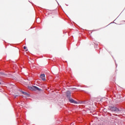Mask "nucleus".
<instances>
[{
	"instance_id": "nucleus-1",
	"label": "nucleus",
	"mask_w": 125,
	"mask_h": 125,
	"mask_svg": "<svg viewBox=\"0 0 125 125\" xmlns=\"http://www.w3.org/2000/svg\"><path fill=\"white\" fill-rule=\"evenodd\" d=\"M28 88L30 90H34V91H37L38 90V91H42V89H40L38 87L36 86H29Z\"/></svg>"
},
{
	"instance_id": "nucleus-2",
	"label": "nucleus",
	"mask_w": 125,
	"mask_h": 125,
	"mask_svg": "<svg viewBox=\"0 0 125 125\" xmlns=\"http://www.w3.org/2000/svg\"><path fill=\"white\" fill-rule=\"evenodd\" d=\"M109 110L111 111V112H119L120 111V110L119 109V108L115 106L110 107L109 108Z\"/></svg>"
},
{
	"instance_id": "nucleus-3",
	"label": "nucleus",
	"mask_w": 125,
	"mask_h": 125,
	"mask_svg": "<svg viewBox=\"0 0 125 125\" xmlns=\"http://www.w3.org/2000/svg\"><path fill=\"white\" fill-rule=\"evenodd\" d=\"M69 101L70 102V103H73L74 104H78V102L74 100V99L69 98Z\"/></svg>"
},
{
	"instance_id": "nucleus-4",
	"label": "nucleus",
	"mask_w": 125,
	"mask_h": 125,
	"mask_svg": "<svg viewBox=\"0 0 125 125\" xmlns=\"http://www.w3.org/2000/svg\"><path fill=\"white\" fill-rule=\"evenodd\" d=\"M66 97L68 98V99L71 97V92L67 91L66 92Z\"/></svg>"
},
{
	"instance_id": "nucleus-5",
	"label": "nucleus",
	"mask_w": 125,
	"mask_h": 125,
	"mask_svg": "<svg viewBox=\"0 0 125 125\" xmlns=\"http://www.w3.org/2000/svg\"><path fill=\"white\" fill-rule=\"evenodd\" d=\"M40 77L42 81H45V75L44 74H41Z\"/></svg>"
},
{
	"instance_id": "nucleus-6",
	"label": "nucleus",
	"mask_w": 125,
	"mask_h": 125,
	"mask_svg": "<svg viewBox=\"0 0 125 125\" xmlns=\"http://www.w3.org/2000/svg\"><path fill=\"white\" fill-rule=\"evenodd\" d=\"M21 92L23 94H24V95H26V96H29V94H28L26 92H23V91H22Z\"/></svg>"
},
{
	"instance_id": "nucleus-7",
	"label": "nucleus",
	"mask_w": 125,
	"mask_h": 125,
	"mask_svg": "<svg viewBox=\"0 0 125 125\" xmlns=\"http://www.w3.org/2000/svg\"><path fill=\"white\" fill-rule=\"evenodd\" d=\"M26 46H24L23 47V49H26Z\"/></svg>"
},
{
	"instance_id": "nucleus-8",
	"label": "nucleus",
	"mask_w": 125,
	"mask_h": 125,
	"mask_svg": "<svg viewBox=\"0 0 125 125\" xmlns=\"http://www.w3.org/2000/svg\"><path fill=\"white\" fill-rule=\"evenodd\" d=\"M17 96H18V95H16L15 96V98H16V97H17Z\"/></svg>"
},
{
	"instance_id": "nucleus-9",
	"label": "nucleus",
	"mask_w": 125,
	"mask_h": 125,
	"mask_svg": "<svg viewBox=\"0 0 125 125\" xmlns=\"http://www.w3.org/2000/svg\"><path fill=\"white\" fill-rule=\"evenodd\" d=\"M72 89H76V88H72Z\"/></svg>"
},
{
	"instance_id": "nucleus-10",
	"label": "nucleus",
	"mask_w": 125,
	"mask_h": 125,
	"mask_svg": "<svg viewBox=\"0 0 125 125\" xmlns=\"http://www.w3.org/2000/svg\"><path fill=\"white\" fill-rule=\"evenodd\" d=\"M25 51H28V49H26V50H25Z\"/></svg>"
},
{
	"instance_id": "nucleus-11",
	"label": "nucleus",
	"mask_w": 125,
	"mask_h": 125,
	"mask_svg": "<svg viewBox=\"0 0 125 125\" xmlns=\"http://www.w3.org/2000/svg\"><path fill=\"white\" fill-rule=\"evenodd\" d=\"M0 74H1V75H2V73H1V72H0Z\"/></svg>"
},
{
	"instance_id": "nucleus-12",
	"label": "nucleus",
	"mask_w": 125,
	"mask_h": 125,
	"mask_svg": "<svg viewBox=\"0 0 125 125\" xmlns=\"http://www.w3.org/2000/svg\"><path fill=\"white\" fill-rule=\"evenodd\" d=\"M0 84H1V83L0 82Z\"/></svg>"
},
{
	"instance_id": "nucleus-13",
	"label": "nucleus",
	"mask_w": 125,
	"mask_h": 125,
	"mask_svg": "<svg viewBox=\"0 0 125 125\" xmlns=\"http://www.w3.org/2000/svg\"><path fill=\"white\" fill-rule=\"evenodd\" d=\"M72 125H74V124H72Z\"/></svg>"
},
{
	"instance_id": "nucleus-14",
	"label": "nucleus",
	"mask_w": 125,
	"mask_h": 125,
	"mask_svg": "<svg viewBox=\"0 0 125 125\" xmlns=\"http://www.w3.org/2000/svg\"><path fill=\"white\" fill-rule=\"evenodd\" d=\"M25 84H27V83H25Z\"/></svg>"
}]
</instances>
